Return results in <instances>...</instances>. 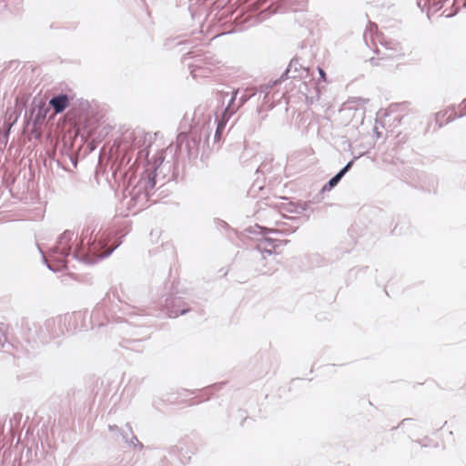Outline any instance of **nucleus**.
<instances>
[{
  "label": "nucleus",
  "mask_w": 466,
  "mask_h": 466,
  "mask_svg": "<svg viewBox=\"0 0 466 466\" xmlns=\"http://www.w3.org/2000/svg\"><path fill=\"white\" fill-rule=\"evenodd\" d=\"M49 105L54 107L56 114H59L68 106V96L66 95L55 96L49 101Z\"/></svg>",
  "instance_id": "f257e3e1"
},
{
  "label": "nucleus",
  "mask_w": 466,
  "mask_h": 466,
  "mask_svg": "<svg viewBox=\"0 0 466 466\" xmlns=\"http://www.w3.org/2000/svg\"><path fill=\"white\" fill-rule=\"evenodd\" d=\"M85 319L86 316L84 313L76 312L73 313L72 316L69 317V323L74 325V329H77V325L80 324V328L85 327Z\"/></svg>",
  "instance_id": "f03ea898"
},
{
  "label": "nucleus",
  "mask_w": 466,
  "mask_h": 466,
  "mask_svg": "<svg viewBox=\"0 0 466 466\" xmlns=\"http://www.w3.org/2000/svg\"><path fill=\"white\" fill-rule=\"evenodd\" d=\"M351 165V162H350L343 169H341L335 177H333L329 184L332 187L338 184V182L341 179V177L344 176V174L348 171Z\"/></svg>",
  "instance_id": "7ed1b4c3"
},
{
  "label": "nucleus",
  "mask_w": 466,
  "mask_h": 466,
  "mask_svg": "<svg viewBox=\"0 0 466 466\" xmlns=\"http://www.w3.org/2000/svg\"><path fill=\"white\" fill-rule=\"evenodd\" d=\"M319 73L321 76V78L325 81L326 80V73L322 68H319Z\"/></svg>",
  "instance_id": "20e7f679"
},
{
  "label": "nucleus",
  "mask_w": 466,
  "mask_h": 466,
  "mask_svg": "<svg viewBox=\"0 0 466 466\" xmlns=\"http://www.w3.org/2000/svg\"><path fill=\"white\" fill-rule=\"evenodd\" d=\"M223 127H224V125L222 123H219L218 127V129H217V132H219Z\"/></svg>",
  "instance_id": "39448f33"
},
{
  "label": "nucleus",
  "mask_w": 466,
  "mask_h": 466,
  "mask_svg": "<svg viewBox=\"0 0 466 466\" xmlns=\"http://www.w3.org/2000/svg\"><path fill=\"white\" fill-rule=\"evenodd\" d=\"M236 95H237V92H235L233 97L231 98V101H230V104H232L235 100V97H236Z\"/></svg>",
  "instance_id": "423d86ee"
},
{
  "label": "nucleus",
  "mask_w": 466,
  "mask_h": 466,
  "mask_svg": "<svg viewBox=\"0 0 466 466\" xmlns=\"http://www.w3.org/2000/svg\"><path fill=\"white\" fill-rule=\"evenodd\" d=\"M90 251H91V252H94V253L96 252L95 244H93V248H90Z\"/></svg>",
  "instance_id": "0eeeda50"
}]
</instances>
